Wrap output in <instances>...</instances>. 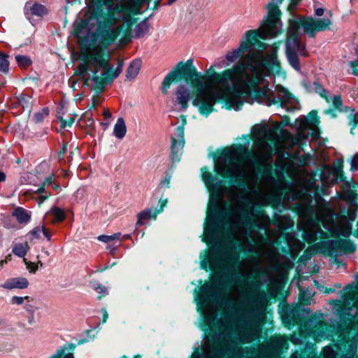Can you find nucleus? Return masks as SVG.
<instances>
[{
	"label": "nucleus",
	"mask_w": 358,
	"mask_h": 358,
	"mask_svg": "<svg viewBox=\"0 0 358 358\" xmlns=\"http://www.w3.org/2000/svg\"><path fill=\"white\" fill-rule=\"evenodd\" d=\"M210 199L204 228L203 241L213 244L207 255H201V267L213 271L211 281L202 285L196 297L197 308L210 331L218 332L220 342L210 345L202 357L199 352L193 358H243V349L231 337L225 320L217 319L221 294L218 285L229 283L230 293L227 308L234 316L239 341L249 343L258 339L265 320L267 295L261 289L256 275L249 280L252 270L265 273L271 281L269 292L275 296L280 286L273 282L267 270L254 264L250 258L241 261V251L253 252L260 240L255 228H259L263 218L258 205H267L281 190H209Z\"/></svg>",
	"instance_id": "f257e3e1"
},
{
	"label": "nucleus",
	"mask_w": 358,
	"mask_h": 358,
	"mask_svg": "<svg viewBox=\"0 0 358 358\" xmlns=\"http://www.w3.org/2000/svg\"><path fill=\"white\" fill-rule=\"evenodd\" d=\"M278 27L275 24H263L261 32L249 31L247 32L238 48L228 52L224 59H217L212 65L208 72L214 71L215 68L223 69L235 62L241 57L231 69L240 63H243L245 79L243 80L241 92L237 93L231 103L224 102L227 108L238 110L244 102L252 103L257 101L264 103V99L268 101L273 96V91L265 83L264 78L268 76L274 66L278 65L277 47L272 46L271 52L266 57L261 52L266 48V44L260 41L259 38H271L277 35Z\"/></svg>",
	"instance_id": "f03ea898"
},
{
	"label": "nucleus",
	"mask_w": 358,
	"mask_h": 358,
	"mask_svg": "<svg viewBox=\"0 0 358 358\" xmlns=\"http://www.w3.org/2000/svg\"><path fill=\"white\" fill-rule=\"evenodd\" d=\"M74 31L80 45L85 62L78 66L79 74L94 88L102 89L116 78L122 71V63L113 69L108 63L107 48L117 38L122 45L134 38L145 36L150 30L149 24H73Z\"/></svg>",
	"instance_id": "7ed1b4c3"
},
{
	"label": "nucleus",
	"mask_w": 358,
	"mask_h": 358,
	"mask_svg": "<svg viewBox=\"0 0 358 358\" xmlns=\"http://www.w3.org/2000/svg\"><path fill=\"white\" fill-rule=\"evenodd\" d=\"M243 67V63H240L222 73L202 76L196 71L193 61L188 59L178 63L173 71L177 76L181 75L191 81L195 89L192 105L201 115L208 116L217 101L231 103L237 93L241 92L245 79Z\"/></svg>",
	"instance_id": "20e7f679"
},
{
	"label": "nucleus",
	"mask_w": 358,
	"mask_h": 358,
	"mask_svg": "<svg viewBox=\"0 0 358 358\" xmlns=\"http://www.w3.org/2000/svg\"><path fill=\"white\" fill-rule=\"evenodd\" d=\"M306 192H307L306 190ZM303 199L299 209L303 230V239L313 243L318 238H326V232L322 230V226L332 236L348 237L351 234V224L346 216L338 219V215L322 204V199L313 203L307 192L302 194Z\"/></svg>",
	"instance_id": "39448f33"
},
{
	"label": "nucleus",
	"mask_w": 358,
	"mask_h": 358,
	"mask_svg": "<svg viewBox=\"0 0 358 358\" xmlns=\"http://www.w3.org/2000/svg\"><path fill=\"white\" fill-rule=\"evenodd\" d=\"M150 0H94V6L98 14L102 15L103 9L107 12L106 22H146L147 17L141 18V6ZM96 22H102L99 20Z\"/></svg>",
	"instance_id": "423d86ee"
},
{
	"label": "nucleus",
	"mask_w": 358,
	"mask_h": 358,
	"mask_svg": "<svg viewBox=\"0 0 358 358\" xmlns=\"http://www.w3.org/2000/svg\"><path fill=\"white\" fill-rule=\"evenodd\" d=\"M329 24H289L286 42V55L289 64L300 71L298 54L305 56V45L300 41L299 35L303 31L310 37H314L319 31L329 29Z\"/></svg>",
	"instance_id": "0eeeda50"
},
{
	"label": "nucleus",
	"mask_w": 358,
	"mask_h": 358,
	"mask_svg": "<svg viewBox=\"0 0 358 358\" xmlns=\"http://www.w3.org/2000/svg\"><path fill=\"white\" fill-rule=\"evenodd\" d=\"M355 283L345 287L341 299L333 302L340 317L348 322V328L351 329L355 323L358 324V274L355 276Z\"/></svg>",
	"instance_id": "6e6552de"
},
{
	"label": "nucleus",
	"mask_w": 358,
	"mask_h": 358,
	"mask_svg": "<svg viewBox=\"0 0 358 358\" xmlns=\"http://www.w3.org/2000/svg\"><path fill=\"white\" fill-rule=\"evenodd\" d=\"M282 348H288V343L285 337L273 336L268 341L259 346V354L257 358H279Z\"/></svg>",
	"instance_id": "1a4fd4ad"
},
{
	"label": "nucleus",
	"mask_w": 358,
	"mask_h": 358,
	"mask_svg": "<svg viewBox=\"0 0 358 358\" xmlns=\"http://www.w3.org/2000/svg\"><path fill=\"white\" fill-rule=\"evenodd\" d=\"M303 85L309 92H315L319 94L322 97L324 98L329 103H332L336 108L340 109L342 106L341 97L338 95L328 96L327 92L319 83L314 82L309 83L306 80L303 81Z\"/></svg>",
	"instance_id": "9d476101"
},
{
	"label": "nucleus",
	"mask_w": 358,
	"mask_h": 358,
	"mask_svg": "<svg viewBox=\"0 0 358 358\" xmlns=\"http://www.w3.org/2000/svg\"><path fill=\"white\" fill-rule=\"evenodd\" d=\"M185 145L184 129L178 127L175 136L171 138V159L173 162H179Z\"/></svg>",
	"instance_id": "9b49d317"
},
{
	"label": "nucleus",
	"mask_w": 358,
	"mask_h": 358,
	"mask_svg": "<svg viewBox=\"0 0 358 358\" xmlns=\"http://www.w3.org/2000/svg\"><path fill=\"white\" fill-rule=\"evenodd\" d=\"M176 96L177 102L180 106L181 109L185 110L191 98L190 90L187 86L180 85L176 89Z\"/></svg>",
	"instance_id": "f8f14e48"
},
{
	"label": "nucleus",
	"mask_w": 358,
	"mask_h": 358,
	"mask_svg": "<svg viewBox=\"0 0 358 358\" xmlns=\"http://www.w3.org/2000/svg\"><path fill=\"white\" fill-rule=\"evenodd\" d=\"M265 8L266 13L261 22H281L282 12L280 6L266 4Z\"/></svg>",
	"instance_id": "ddd939ff"
},
{
	"label": "nucleus",
	"mask_w": 358,
	"mask_h": 358,
	"mask_svg": "<svg viewBox=\"0 0 358 358\" xmlns=\"http://www.w3.org/2000/svg\"><path fill=\"white\" fill-rule=\"evenodd\" d=\"M318 244L322 245L325 248H333L335 246L339 247L341 248L344 252H353L356 250V246L346 240H327L321 241Z\"/></svg>",
	"instance_id": "4468645a"
},
{
	"label": "nucleus",
	"mask_w": 358,
	"mask_h": 358,
	"mask_svg": "<svg viewBox=\"0 0 358 358\" xmlns=\"http://www.w3.org/2000/svg\"><path fill=\"white\" fill-rule=\"evenodd\" d=\"M29 282L28 280L24 277H16L7 279L3 284L2 287L6 289H24L29 287Z\"/></svg>",
	"instance_id": "2eb2a0df"
},
{
	"label": "nucleus",
	"mask_w": 358,
	"mask_h": 358,
	"mask_svg": "<svg viewBox=\"0 0 358 358\" xmlns=\"http://www.w3.org/2000/svg\"><path fill=\"white\" fill-rule=\"evenodd\" d=\"M308 334L317 341L331 336L330 331L328 329L327 324L322 322H319L315 326L310 329Z\"/></svg>",
	"instance_id": "dca6fc26"
},
{
	"label": "nucleus",
	"mask_w": 358,
	"mask_h": 358,
	"mask_svg": "<svg viewBox=\"0 0 358 358\" xmlns=\"http://www.w3.org/2000/svg\"><path fill=\"white\" fill-rule=\"evenodd\" d=\"M287 11L289 13L291 17L288 20L287 22H313V21H308L304 16L296 15L294 13V10L296 8L297 5L302 0H290Z\"/></svg>",
	"instance_id": "f3484780"
},
{
	"label": "nucleus",
	"mask_w": 358,
	"mask_h": 358,
	"mask_svg": "<svg viewBox=\"0 0 358 358\" xmlns=\"http://www.w3.org/2000/svg\"><path fill=\"white\" fill-rule=\"evenodd\" d=\"M12 216L15 217L19 224L25 225L30 222L31 214L22 207H17L13 211Z\"/></svg>",
	"instance_id": "a211bd4d"
},
{
	"label": "nucleus",
	"mask_w": 358,
	"mask_h": 358,
	"mask_svg": "<svg viewBox=\"0 0 358 358\" xmlns=\"http://www.w3.org/2000/svg\"><path fill=\"white\" fill-rule=\"evenodd\" d=\"M315 8V16L321 17L324 15V17L317 22L315 21L312 17H306L308 21H313L314 22H331L330 17L331 16V12L327 10H324L323 8L317 7V5H314Z\"/></svg>",
	"instance_id": "6ab92c4d"
},
{
	"label": "nucleus",
	"mask_w": 358,
	"mask_h": 358,
	"mask_svg": "<svg viewBox=\"0 0 358 358\" xmlns=\"http://www.w3.org/2000/svg\"><path fill=\"white\" fill-rule=\"evenodd\" d=\"M127 132V127L122 117L117 119L113 129V134L119 139H122Z\"/></svg>",
	"instance_id": "aec40b11"
},
{
	"label": "nucleus",
	"mask_w": 358,
	"mask_h": 358,
	"mask_svg": "<svg viewBox=\"0 0 358 358\" xmlns=\"http://www.w3.org/2000/svg\"><path fill=\"white\" fill-rule=\"evenodd\" d=\"M159 212L153 211L151 209H146L137 215V225H142L145 221L150 219H155Z\"/></svg>",
	"instance_id": "412c9836"
},
{
	"label": "nucleus",
	"mask_w": 358,
	"mask_h": 358,
	"mask_svg": "<svg viewBox=\"0 0 358 358\" xmlns=\"http://www.w3.org/2000/svg\"><path fill=\"white\" fill-rule=\"evenodd\" d=\"M141 69V61L134 60L127 70V78L129 80L134 79L139 73Z\"/></svg>",
	"instance_id": "4be33fe9"
},
{
	"label": "nucleus",
	"mask_w": 358,
	"mask_h": 358,
	"mask_svg": "<svg viewBox=\"0 0 358 358\" xmlns=\"http://www.w3.org/2000/svg\"><path fill=\"white\" fill-rule=\"evenodd\" d=\"M177 77V73L176 71H170L164 78L162 85V92L164 94H166L168 89L170 87L171 83L175 80Z\"/></svg>",
	"instance_id": "5701e85b"
},
{
	"label": "nucleus",
	"mask_w": 358,
	"mask_h": 358,
	"mask_svg": "<svg viewBox=\"0 0 358 358\" xmlns=\"http://www.w3.org/2000/svg\"><path fill=\"white\" fill-rule=\"evenodd\" d=\"M48 215L52 216V222H62L64 220L66 215L63 209L58 207L52 208L48 213Z\"/></svg>",
	"instance_id": "b1692460"
},
{
	"label": "nucleus",
	"mask_w": 358,
	"mask_h": 358,
	"mask_svg": "<svg viewBox=\"0 0 358 358\" xmlns=\"http://www.w3.org/2000/svg\"><path fill=\"white\" fill-rule=\"evenodd\" d=\"M31 13L38 17H43L48 14V9L41 3H34L29 8Z\"/></svg>",
	"instance_id": "393cba45"
},
{
	"label": "nucleus",
	"mask_w": 358,
	"mask_h": 358,
	"mask_svg": "<svg viewBox=\"0 0 358 358\" xmlns=\"http://www.w3.org/2000/svg\"><path fill=\"white\" fill-rule=\"evenodd\" d=\"M27 250L28 245L27 243H15L13 247L12 252L17 257H24L27 254Z\"/></svg>",
	"instance_id": "a878e982"
},
{
	"label": "nucleus",
	"mask_w": 358,
	"mask_h": 358,
	"mask_svg": "<svg viewBox=\"0 0 358 358\" xmlns=\"http://www.w3.org/2000/svg\"><path fill=\"white\" fill-rule=\"evenodd\" d=\"M348 119L350 123L352 125L350 132L352 135L358 134V114L355 113V111L352 110L351 113H350L348 116Z\"/></svg>",
	"instance_id": "bb28decb"
},
{
	"label": "nucleus",
	"mask_w": 358,
	"mask_h": 358,
	"mask_svg": "<svg viewBox=\"0 0 358 358\" xmlns=\"http://www.w3.org/2000/svg\"><path fill=\"white\" fill-rule=\"evenodd\" d=\"M282 105L289 112L299 109V103L294 99L285 100Z\"/></svg>",
	"instance_id": "cd10ccee"
},
{
	"label": "nucleus",
	"mask_w": 358,
	"mask_h": 358,
	"mask_svg": "<svg viewBox=\"0 0 358 358\" xmlns=\"http://www.w3.org/2000/svg\"><path fill=\"white\" fill-rule=\"evenodd\" d=\"M29 301H33V299L31 296H14L10 299V303L12 305H24L25 302H28Z\"/></svg>",
	"instance_id": "c85d7f7f"
},
{
	"label": "nucleus",
	"mask_w": 358,
	"mask_h": 358,
	"mask_svg": "<svg viewBox=\"0 0 358 358\" xmlns=\"http://www.w3.org/2000/svg\"><path fill=\"white\" fill-rule=\"evenodd\" d=\"M15 60L19 66L25 68L29 66L31 64V59L29 57L24 55H17L15 56Z\"/></svg>",
	"instance_id": "c756f323"
},
{
	"label": "nucleus",
	"mask_w": 358,
	"mask_h": 358,
	"mask_svg": "<svg viewBox=\"0 0 358 358\" xmlns=\"http://www.w3.org/2000/svg\"><path fill=\"white\" fill-rule=\"evenodd\" d=\"M7 57L5 55H0V71L3 73H7L9 71V62Z\"/></svg>",
	"instance_id": "7c9ffc66"
},
{
	"label": "nucleus",
	"mask_w": 358,
	"mask_h": 358,
	"mask_svg": "<svg viewBox=\"0 0 358 358\" xmlns=\"http://www.w3.org/2000/svg\"><path fill=\"white\" fill-rule=\"evenodd\" d=\"M120 233H116L111 236L101 235L98 236V240L104 243H110L114 240H120Z\"/></svg>",
	"instance_id": "2f4dec72"
},
{
	"label": "nucleus",
	"mask_w": 358,
	"mask_h": 358,
	"mask_svg": "<svg viewBox=\"0 0 358 358\" xmlns=\"http://www.w3.org/2000/svg\"><path fill=\"white\" fill-rule=\"evenodd\" d=\"M336 357V352L331 346H326L323 348V358Z\"/></svg>",
	"instance_id": "473e14b6"
},
{
	"label": "nucleus",
	"mask_w": 358,
	"mask_h": 358,
	"mask_svg": "<svg viewBox=\"0 0 358 358\" xmlns=\"http://www.w3.org/2000/svg\"><path fill=\"white\" fill-rule=\"evenodd\" d=\"M93 288L98 294H101L102 296L107 295L108 293L107 288L98 282L94 283Z\"/></svg>",
	"instance_id": "72a5a7b5"
},
{
	"label": "nucleus",
	"mask_w": 358,
	"mask_h": 358,
	"mask_svg": "<svg viewBox=\"0 0 358 358\" xmlns=\"http://www.w3.org/2000/svg\"><path fill=\"white\" fill-rule=\"evenodd\" d=\"M43 230V229L42 226H38L31 229L29 231V234L32 236L33 238H39Z\"/></svg>",
	"instance_id": "f704fd0d"
},
{
	"label": "nucleus",
	"mask_w": 358,
	"mask_h": 358,
	"mask_svg": "<svg viewBox=\"0 0 358 358\" xmlns=\"http://www.w3.org/2000/svg\"><path fill=\"white\" fill-rule=\"evenodd\" d=\"M32 301H29L24 303V308L30 314L34 315L37 308L31 303Z\"/></svg>",
	"instance_id": "c9c22d12"
},
{
	"label": "nucleus",
	"mask_w": 358,
	"mask_h": 358,
	"mask_svg": "<svg viewBox=\"0 0 358 358\" xmlns=\"http://www.w3.org/2000/svg\"><path fill=\"white\" fill-rule=\"evenodd\" d=\"M59 120H60L62 127H66L71 126L73 123L74 118L72 117H69L68 119L65 120L62 117H59Z\"/></svg>",
	"instance_id": "e433bc0d"
},
{
	"label": "nucleus",
	"mask_w": 358,
	"mask_h": 358,
	"mask_svg": "<svg viewBox=\"0 0 358 358\" xmlns=\"http://www.w3.org/2000/svg\"><path fill=\"white\" fill-rule=\"evenodd\" d=\"M351 164V169L353 171H357L358 170V153H356L350 162Z\"/></svg>",
	"instance_id": "4c0bfd02"
},
{
	"label": "nucleus",
	"mask_w": 358,
	"mask_h": 358,
	"mask_svg": "<svg viewBox=\"0 0 358 358\" xmlns=\"http://www.w3.org/2000/svg\"><path fill=\"white\" fill-rule=\"evenodd\" d=\"M65 352V348L62 347L57 350V352L49 358H62Z\"/></svg>",
	"instance_id": "58836bf2"
},
{
	"label": "nucleus",
	"mask_w": 358,
	"mask_h": 358,
	"mask_svg": "<svg viewBox=\"0 0 358 358\" xmlns=\"http://www.w3.org/2000/svg\"><path fill=\"white\" fill-rule=\"evenodd\" d=\"M43 231H41L43 236L47 238L48 241H50L51 238V233L45 229V227L43 225L42 226Z\"/></svg>",
	"instance_id": "ea45409f"
},
{
	"label": "nucleus",
	"mask_w": 358,
	"mask_h": 358,
	"mask_svg": "<svg viewBox=\"0 0 358 358\" xmlns=\"http://www.w3.org/2000/svg\"><path fill=\"white\" fill-rule=\"evenodd\" d=\"M54 176L53 175H50L48 177H47L43 182V185H52L54 182Z\"/></svg>",
	"instance_id": "a19ab883"
},
{
	"label": "nucleus",
	"mask_w": 358,
	"mask_h": 358,
	"mask_svg": "<svg viewBox=\"0 0 358 358\" xmlns=\"http://www.w3.org/2000/svg\"><path fill=\"white\" fill-rule=\"evenodd\" d=\"M44 117V115L43 113H37L34 115V119L36 122H41Z\"/></svg>",
	"instance_id": "79ce46f5"
},
{
	"label": "nucleus",
	"mask_w": 358,
	"mask_h": 358,
	"mask_svg": "<svg viewBox=\"0 0 358 358\" xmlns=\"http://www.w3.org/2000/svg\"><path fill=\"white\" fill-rule=\"evenodd\" d=\"M276 256L277 252L275 251V249L272 248L269 254H268V257L270 258L271 259H275L276 258Z\"/></svg>",
	"instance_id": "37998d69"
},
{
	"label": "nucleus",
	"mask_w": 358,
	"mask_h": 358,
	"mask_svg": "<svg viewBox=\"0 0 358 358\" xmlns=\"http://www.w3.org/2000/svg\"><path fill=\"white\" fill-rule=\"evenodd\" d=\"M50 196V193L41 194L39 196L40 203H43Z\"/></svg>",
	"instance_id": "c03bdc74"
},
{
	"label": "nucleus",
	"mask_w": 358,
	"mask_h": 358,
	"mask_svg": "<svg viewBox=\"0 0 358 358\" xmlns=\"http://www.w3.org/2000/svg\"><path fill=\"white\" fill-rule=\"evenodd\" d=\"M284 0H270L267 4H271L280 6L282 4Z\"/></svg>",
	"instance_id": "a18cd8bd"
},
{
	"label": "nucleus",
	"mask_w": 358,
	"mask_h": 358,
	"mask_svg": "<svg viewBox=\"0 0 358 358\" xmlns=\"http://www.w3.org/2000/svg\"><path fill=\"white\" fill-rule=\"evenodd\" d=\"M320 290L324 293H331V292H334V289H328L325 287H320Z\"/></svg>",
	"instance_id": "49530a36"
},
{
	"label": "nucleus",
	"mask_w": 358,
	"mask_h": 358,
	"mask_svg": "<svg viewBox=\"0 0 358 358\" xmlns=\"http://www.w3.org/2000/svg\"><path fill=\"white\" fill-rule=\"evenodd\" d=\"M10 257H11V255H9L8 256H7L6 257V259L4 260L0 261V268H1L4 264H6L8 262V260L10 259Z\"/></svg>",
	"instance_id": "de8ad7c7"
},
{
	"label": "nucleus",
	"mask_w": 358,
	"mask_h": 358,
	"mask_svg": "<svg viewBox=\"0 0 358 358\" xmlns=\"http://www.w3.org/2000/svg\"><path fill=\"white\" fill-rule=\"evenodd\" d=\"M170 182V178H165L164 180H162L160 183L161 186L164 187H168Z\"/></svg>",
	"instance_id": "09e8293b"
},
{
	"label": "nucleus",
	"mask_w": 358,
	"mask_h": 358,
	"mask_svg": "<svg viewBox=\"0 0 358 358\" xmlns=\"http://www.w3.org/2000/svg\"><path fill=\"white\" fill-rule=\"evenodd\" d=\"M102 311H103V322L104 323L106 322V320L108 317V314L106 309L102 310Z\"/></svg>",
	"instance_id": "8fccbe9b"
},
{
	"label": "nucleus",
	"mask_w": 358,
	"mask_h": 358,
	"mask_svg": "<svg viewBox=\"0 0 358 358\" xmlns=\"http://www.w3.org/2000/svg\"><path fill=\"white\" fill-rule=\"evenodd\" d=\"M299 127L301 129H304L306 127V118H303L302 120H301V123H300Z\"/></svg>",
	"instance_id": "3c124183"
},
{
	"label": "nucleus",
	"mask_w": 358,
	"mask_h": 358,
	"mask_svg": "<svg viewBox=\"0 0 358 358\" xmlns=\"http://www.w3.org/2000/svg\"><path fill=\"white\" fill-rule=\"evenodd\" d=\"M103 115H104L105 118H106V119H109L112 116L110 112L108 110H104Z\"/></svg>",
	"instance_id": "603ef678"
},
{
	"label": "nucleus",
	"mask_w": 358,
	"mask_h": 358,
	"mask_svg": "<svg viewBox=\"0 0 358 358\" xmlns=\"http://www.w3.org/2000/svg\"><path fill=\"white\" fill-rule=\"evenodd\" d=\"M8 220H9L8 218L5 220V221H4L5 227L7 228L14 227V226L13 224H10V222H8Z\"/></svg>",
	"instance_id": "864d4df0"
},
{
	"label": "nucleus",
	"mask_w": 358,
	"mask_h": 358,
	"mask_svg": "<svg viewBox=\"0 0 358 358\" xmlns=\"http://www.w3.org/2000/svg\"><path fill=\"white\" fill-rule=\"evenodd\" d=\"M36 192H37V193H38L39 194L48 193V192L45 190L44 187L38 188V189L36 190Z\"/></svg>",
	"instance_id": "5fc2aeb1"
},
{
	"label": "nucleus",
	"mask_w": 358,
	"mask_h": 358,
	"mask_svg": "<svg viewBox=\"0 0 358 358\" xmlns=\"http://www.w3.org/2000/svg\"><path fill=\"white\" fill-rule=\"evenodd\" d=\"M5 179H6L5 173L0 171V182L4 181Z\"/></svg>",
	"instance_id": "6e6d98bb"
},
{
	"label": "nucleus",
	"mask_w": 358,
	"mask_h": 358,
	"mask_svg": "<svg viewBox=\"0 0 358 358\" xmlns=\"http://www.w3.org/2000/svg\"><path fill=\"white\" fill-rule=\"evenodd\" d=\"M62 358H74L73 357V355L72 353H67L66 355H63V356L62 357Z\"/></svg>",
	"instance_id": "4d7b16f0"
},
{
	"label": "nucleus",
	"mask_w": 358,
	"mask_h": 358,
	"mask_svg": "<svg viewBox=\"0 0 358 358\" xmlns=\"http://www.w3.org/2000/svg\"><path fill=\"white\" fill-rule=\"evenodd\" d=\"M305 292H306L305 291L301 290V293H300V299H301V300H303V301H306V299H305V296H304Z\"/></svg>",
	"instance_id": "13d9d810"
},
{
	"label": "nucleus",
	"mask_w": 358,
	"mask_h": 358,
	"mask_svg": "<svg viewBox=\"0 0 358 358\" xmlns=\"http://www.w3.org/2000/svg\"><path fill=\"white\" fill-rule=\"evenodd\" d=\"M28 322H29V324H33L34 323V315H30V317H29Z\"/></svg>",
	"instance_id": "bf43d9fd"
},
{
	"label": "nucleus",
	"mask_w": 358,
	"mask_h": 358,
	"mask_svg": "<svg viewBox=\"0 0 358 358\" xmlns=\"http://www.w3.org/2000/svg\"><path fill=\"white\" fill-rule=\"evenodd\" d=\"M43 115H44V116H47V115H48L49 110H48V108H44V109L43 110Z\"/></svg>",
	"instance_id": "052dcab7"
},
{
	"label": "nucleus",
	"mask_w": 358,
	"mask_h": 358,
	"mask_svg": "<svg viewBox=\"0 0 358 358\" xmlns=\"http://www.w3.org/2000/svg\"><path fill=\"white\" fill-rule=\"evenodd\" d=\"M108 249H110V251H115L116 249V246L115 245H109Z\"/></svg>",
	"instance_id": "680f3d73"
},
{
	"label": "nucleus",
	"mask_w": 358,
	"mask_h": 358,
	"mask_svg": "<svg viewBox=\"0 0 358 358\" xmlns=\"http://www.w3.org/2000/svg\"><path fill=\"white\" fill-rule=\"evenodd\" d=\"M299 353L298 352H295L292 355V358H301V357H299Z\"/></svg>",
	"instance_id": "e2e57ef3"
},
{
	"label": "nucleus",
	"mask_w": 358,
	"mask_h": 358,
	"mask_svg": "<svg viewBox=\"0 0 358 358\" xmlns=\"http://www.w3.org/2000/svg\"><path fill=\"white\" fill-rule=\"evenodd\" d=\"M176 1V0H169V1H168V4H169V5H171V4H172L173 2H175Z\"/></svg>",
	"instance_id": "0e129e2a"
},
{
	"label": "nucleus",
	"mask_w": 358,
	"mask_h": 358,
	"mask_svg": "<svg viewBox=\"0 0 358 358\" xmlns=\"http://www.w3.org/2000/svg\"><path fill=\"white\" fill-rule=\"evenodd\" d=\"M315 115H316V113L314 111H312L311 113H310V117L315 116Z\"/></svg>",
	"instance_id": "69168bd1"
},
{
	"label": "nucleus",
	"mask_w": 358,
	"mask_h": 358,
	"mask_svg": "<svg viewBox=\"0 0 358 358\" xmlns=\"http://www.w3.org/2000/svg\"><path fill=\"white\" fill-rule=\"evenodd\" d=\"M297 340H298L297 338H293L292 339V343H295V344H296V343H297V342H296V341H297Z\"/></svg>",
	"instance_id": "338daca9"
},
{
	"label": "nucleus",
	"mask_w": 358,
	"mask_h": 358,
	"mask_svg": "<svg viewBox=\"0 0 358 358\" xmlns=\"http://www.w3.org/2000/svg\"><path fill=\"white\" fill-rule=\"evenodd\" d=\"M53 188H54L55 189H59V185H55L53 186Z\"/></svg>",
	"instance_id": "774afa93"
}]
</instances>
